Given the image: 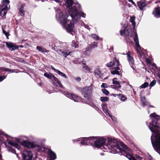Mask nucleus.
Listing matches in <instances>:
<instances>
[{
    "instance_id": "1",
    "label": "nucleus",
    "mask_w": 160,
    "mask_h": 160,
    "mask_svg": "<svg viewBox=\"0 0 160 160\" xmlns=\"http://www.w3.org/2000/svg\"><path fill=\"white\" fill-rule=\"evenodd\" d=\"M94 141V145L97 148L101 147L104 152L112 153H121L130 160V151L127 146L122 142L112 138H98Z\"/></svg>"
},
{
    "instance_id": "2",
    "label": "nucleus",
    "mask_w": 160,
    "mask_h": 160,
    "mask_svg": "<svg viewBox=\"0 0 160 160\" xmlns=\"http://www.w3.org/2000/svg\"><path fill=\"white\" fill-rule=\"evenodd\" d=\"M158 121H152L149 125H148L152 134L151 139L152 147L155 151L160 155V127L158 126Z\"/></svg>"
},
{
    "instance_id": "3",
    "label": "nucleus",
    "mask_w": 160,
    "mask_h": 160,
    "mask_svg": "<svg viewBox=\"0 0 160 160\" xmlns=\"http://www.w3.org/2000/svg\"><path fill=\"white\" fill-rule=\"evenodd\" d=\"M68 15L59 9L56 11V18L67 32L71 34L73 31L74 23L72 21L68 18Z\"/></svg>"
},
{
    "instance_id": "4",
    "label": "nucleus",
    "mask_w": 160,
    "mask_h": 160,
    "mask_svg": "<svg viewBox=\"0 0 160 160\" xmlns=\"http://www.w3.org/2000/svg\"><path fill=\"white\" fill-rule=\"evenodd\" d=\"M73 3L76 4H78L79 5L78 7H72L71 8L72 10H69V8L68 7H67L69 14L72 18V20H78L80 19L81 17L85 18L86 17V14L83 12H80L79 13L78 12L81 10V5L78 3H75L73 1Z\"/></svg>"
},
{
    "instance_id": "5",
    "label": "nucleus",
    "mask_w": 160,
    "mask_h": 160,
    "mask_svg": "<svg viewBox=\"0 0 160 160\" xmlns=\"http://www.w3.org/2000/svg\"><path fill=\"white\" fill-rule=\"evenodd\" d=\"M18 142L21 143L23 146L28 148H33L35 147V145L33 143L26 140H22L21 138L17 139V141L16 142H14L13 140H8V144L18 149L19 146L18 143Z\"/></svg>"
},
{
    "instance_id": "6",
    "label": "nucleus",
    "mask_w": 160,
    "mask_h": 160,
    "mask_svg": "<svg viewBox=\"0 0 160 160\" xmlns=\"http://www.w3.org/2000/svg\"><path fill=\"white\" fill-rule=\"evenodd\" d=\"M9 3V0H2L0 4V15L1 16H5L8 10L10 9Z\"/></svg>"
},
{
    "instance_id": "7",
    "label": "nucleus",
    "mask_w": 160,
    "mask_h": 160,
    "mask_svg": "<svg viewBox=\"0 0 160 160\" xmlns=\"http://www.w3.org/2000/svg\"><path fill=\"white\" fill-rule=\"evenodd\" d=\"M123 28V30H121L120 31V34L121 36H124L127 42L130 43V26L128 23L127 24H125Z\"/></svg>"
},
{
    "instance_id": "8",
    "label": "nucleus",
    "mask_w": 160,
    "mask_h": 160,
    "mask_svg": "<svg viewBox=\"0 0 160 160\" xmlns=\"http://www.w3.org/2000/svg\"><path fill=\"white\" fill-rule=\"evenodd\" d=\"M91 86L86 87L81 90V92L84 97L87 100L90 99L91 94Z\"/></svg>"
},
{
    "instance_id": "9",
    "label": "nucleus",
    "mask_w": 160,
    "mask_h": 160,
    "mask_svg": "<svg viewBox=\"0 0 160 160\" xmlns=\"http://www.w3.org/2000/svg\"><path fill=\"white\" fill-rule=\"evenodd\" d=\"M44 75L45 77L49 79H51L52 80H54L55 82L57 83L60 87L62 88H63V85L62 84L61 82L58 80V78L56 77L52 73H48V72H45L44 73Z\"/></svg>"
},
{
    "instance_id": "10",
    "label": "nucleus",
    "mask_w": 160,
    "mask_h": 160,
    "mask_svg": "<svg viewBox=\"0 0 160 160\" xmlns=\"http://www.w3.org/2000/svg\"><path fill=\"white\" fill-rule=\"evenodd\" d=\"M66 96L75 102H78L81 101V97L72 94L68 92H65L64 94Z\"/></svg>"
},
{
    "instance_id": "11",
    "label": "nucleus",
    "mask_w": 160,
    "mask_h": 160,
    "mask_svg": "<svg viewBox=\"0 0 160 160\" xmlns=\"http://www.w3.org/2000/svg\"><path fill=\"white\" fill-rule=\"evenodd\" d=\"M96 137L84 138L82 140L81 143L83 145H91L94 142Z\"/></svg>"
},
{
    "instance_id": "12",
    "label": "nucleus",
    "mask_w": 160,
    "mask_h": 160,
    "mask_svg": "<svg viewBox=\"0 0 160 160\" xmlns=\"http://www.w3.org/2000/svg\"><path fill=\"white\" fill-rule=\"evenodd\" d=\"M32 155L30 151H24L22 154V158L24 160H32Z\"/></svg>"
},
{
    "instance_id": "13",
    "label": "nucleus",
    "mask_w": 160,
    "mask_h": 160,
    "mask_svg": "<svg viewBox=\"0 0 160 160\" xmlns=\"http://www.w3.org/2000/svg\"><path fill=\"white\" fill-rule=\"evenodd\" d=\"M134 40L135 43V49L138 52L140 53V52L141 50V48L139 44L138 39V37L136 31H134Z\"/></svg>"
},
{
    "instance_id": "14",
    "label": "nucleus",
    "mask_w": 160,
    "mask_h": 160,
    "mask_svg": "<svg viewBox=\"0 0 160 160\" xmlns=\"http://www.w3.org/2000/svg\"><path fill=\"white\" fill-rule=\"evenodd\" d=\"M66 4L67 7H68L69 8V10H72V7H78L79 5L78 4H76L73 3L72 0H66Z\"/></svg>"
},
{
    "instance_id": "15",
    "label": "nucleus",
    "mask_w": 160,
    "mask_h": 160,
    "mask_svg": "<svg viewBox=\"0 0 160 160\" xmlns=\"http://www.w3.org/2000/svg\"><path fill=\"white\" fill-rule=\"evenodd\" d=\"M24 6L21 3H19L18 5V8L19 9V12L21 16H24L25 11L24 10Z\"/></svg>"
},
{
    "instance_id": "16",
    "label": "nucleus",
    "mask_w": 160,
    "mask_h": 160,
    "mask_svg": "<svg viewBox=\"0 0 160 160\" xmlns=\"http://www.w3.org/2000/svg\"><path fill=\"white\" fill-rule=\"evenodd\" d=\"M117 78H114L112 80V83L115 84V86L114 85H111V87L112 88L114 89L120 88L121 86L119 82L116 80Z\"/></svg>"
},
{
    "instance_id": "17",
    "label": "nucleus",
    "mask_w": 160,
    "mask_h": 160,
    "mask_svg": "<svg viewBox=\"0 0 160 160\" xmlns=\"http://www.w3.org/2000/svg\"><path fill=\"white\" fill-rule=\"evenodd\" d=\"M65 49H62L61 48L57 50V52L59 54H62L65 58H66L67 56L70 54V52L68 50H64Z\"/></svg>"
},
{
    "instance_id": "18",
    "label": "nucleus",
    "mask_w": 160,
    "mask_h": 160,
    "mask_svg": "<svg viewBox=\"0 0 160 160\" xmlns=\"http://www.w3.org/2000/svg\"><path fill=\"white\" fill-rule=\"evenodd\" d=\"M6 45L7 47L9 48L10 50H11L12 51H14L18 48V47L17 45H14L11 42H6Z\"/></svg>"
},
{
    "instance_id": "19",
    "label": "nucleus",
    "mask_w": 160,
    "mask_h": 160,
    "mask_svg": "<svg viewBox=\"0 0 160 160\" xmlns=\"http://www.w3.org/2000/svg\"><path fill=\"white\" fill-rule=\"evenodd\" d=\"M51 68L55 72L57 73L59 75L61 76L62 77L67 78V77L66 75L63 72H61L58 69H55L53 66H51Z\"/></svg>"
},
{
    "instance_id": "20",
    "label": "nucleus",
    "mask_w": 160,
    "mask_h": 160,
    "mask_svg": "<svg viewBox=\"0 0 160 160\" xmlns=\"http://www.w3.org/2000/svg\"><path fill=\"white\" fill-rule=\"evenodd\" d=\"M88 104L93 108H95L97 111H99V108L95 104L94 101L92 100L90 98V99L88 100Z\"/></svg>"
},
{
    "instance_id": "21",
    "label": "nucleus",
    "mask_w": 160,
    "mask_h": 160,
    "mask_svg": "<svg viewBox=\"0 0 160 160\" xmlns=\"http://www.w3.org/2000/svg\"><path fill=\"white\" fill-rule=\"evenodd\" d=\"M94 73L95 76L97 78H100L102 75L100 69L99 68H97L95 70Z\"/></svg>"
},
{
    "instance_id": "22",
    "label": "nucleus",
    "mask_w": 160,
    "mask_h": 160,
    "mask_svg": "<svg viewBox=\"0 0 160 160\" xmlns=\"http://www.w3.org/2000/svg\"><path fill=\"white\" fill-rule=\"evenodd\" d=\"M48 155L50 156V160H53L56 158V154L51 149H49L48 150Z\"/></svg>"
},
{
    "instance_id": "23",
    "label": "nucleus",
    "mask_w": 160,
    "mask_h": 160,
    "mask_svg": "<svg viewBox=\"0 0 160 160\" xmlns=\"http://www.w3.org/2000/svg\"><path fill=\"white\" fill-rule=\"evenodd\" d=\"M119 61L117 60L116 58H114L113 60V63L112 68H119Z\"/></svg>"
},
{
    "instance_id": "24",
    "label": "nucleus",
    "mask_w": 160,
    "mask_h": 160,
    "mask_svg": "<svg viewBox=\"0 0 160 160\" xmlns=\"http://www.w3.org/2000/svg\"><path fill=\"white\" fill-rule=\"evenodd\" d=\"M120 69L119 68H112L111 69V72L112 74L113 75L117 74L120 75Z\"/></svg>"
},
{
    "instance_id": "25",
    "label": "nucleus",
    "mask_w": 160,
    "mask_h": 160,
    "mask_svg": "<svg viewBox=\"0 0 160 160\" xmlns=\"http://www.w3.org/2000/svg\"><path fill=\"white\" fill-rule=\"evenodd\" d=\"M153 13L155 17H160V7L156 8L153 12Z\"/></svg>"
},
{
    "instance_id": "26",
    "label": "nucleus",
    "mask_w": 160,
    "mask_h": 160,
    "mask_svg": "<svg viewBox=\"0 0 160 160\" xmlns=\"http://www.w3.org/2000/svg\"><path fill=\"white\" fill-rule=\"evenodd\" d=\"M101 107L103 112L107 114H109L107 108V105L106 104L103 103L101 105Z\"/></svg>"
},
{
    "instance_id": "27",
    "label": "nucleus",
    "mask_w": 160,
    "mask_h": 160,
    "mask_svg": "<svg viewBox=\"0 0 160 160\" xmlns=\"http://www.w3.org/2000/svg\"><path fill=\"white\" fill-rule=\"evenodd\" d=\"M138 6L141 10L143 9V8L146 6V3L142 1H141L138 3Z\"/></svg>"
},
{
    "instance_id": "28",
    "label": "nucleus",
    "mask_w": 160,
    "mask_h": 160,
    "mask_svg": "<svg viewBox=\"0 0 160 160\" xmlns=\"http://www.w3.org/2000/svg\"><path fill=\"white\" fill-rule=\"evenodd\" d=\"M36 49L38 51L43 53L44 52H49V51L48 50H47L46 49L40 46H37L36 47Z\"/></svg>"
},
{
    "instance_id": "29",
    "label": "nucleus",
    "mask_w": 160,
    "mask_h": 160,
    "mask_svg": "<svg viewBox=\"0 0 160 160\" xmlns=\"http://www.w3.org/2000/svg\"><path fill=\"white\" fill-rule=\"evenodd\" d=\"M150 116L152 118V119H156V120H159L160 119V116L156 115L155 113L151 114Z\"/></svg>"
},
{
    "instance_id": "30",
    "label": "nucleus",
    "mask_w": 160,
    "mask_h": 160,
    "mask_svg": "<svg viewBox=\"0 0 160 160\" xmlns=\"http://www.w3.org/2000/svg\"><path fill=\"white\" fill-rule=\"evenodd\" d=\"M135 17L134 16H132L131 17V22L132 23V25L133 26V28L134 29H135L136 23L135 21Z\"/></svg>"
},
{
    "instance_id": "31",
    "label": "nucleus",
    "mask_w": 160,
    "mask_h": 160,
    "mask_svg": "<svg viewBox=\"0 0 160 160\" xmlns=\"http://www.w3.org/2000/svg\"><path fill=\"white\" fill-rule=\"evenodd\" d=\"M109 98L107 97H102L100 98V100L102 102H104L106 101H108L109 100Z\"/></svg>"
},
{
    "instance_id": "32",
    "label": "nucleus",
    "mask_w": 160,
    "mask_h": 160,
    "mask_svg": "<svg viewBox=\"0 0 160 160\" xmlns=\"http://www.w3.org/2000/svg\"><path fill=\"white\" fill-rule=\"evenodd\" d=\"M78 42H76L75 41H73L72 46L75 48H78Z\"/></svg>"
},
{
    "instance_id": "33",
    "label": "nucleus",
    "mask_w": 160,
    "mask_h": 160,
    "mask_svg": "<svg viewBox=\"0 0 160 160\" xmlns=\"http://www.w3.org/2000/svg\"><path fill=\"white\" fill-rule=\"evenodd\" d=\"M90 54V50H89L85 49L83 52V56H85L84 57H85L86 56L89 55Z\"/></svg>"
},
{
    "instance_id": "34",
    "label": "nucleus",
    "mask_w": 160,
    "mask_h": 160,
    "mask_svg": "<svg viewBox=\"0 0 160 160\" xmlns=\"http://www.w3.org/2000/svg\"><path fill=\"white\" fill-rule=\"evenodd\" d=\"M8 68H7L5 67H2L0 68V73L3 72H8Z\"/></svg>"
},
{
    "instance_id": "35",
    "label": "nucleus",
    "mask_w": 160,
    "mask_h": 160,
    "mask_svg": "<svg viewBox=\"0 0 160 160\" xmlns=\"http://www.w3.org/2000/svg\"><path fill=\"white\" fill-rule=\"evenodd\" d=\"M98 46V43L96 42H94L90 46L91 49L94 48Z\"/></svg>"
},
{
    "instance_id": "36",
    "label": "nucleus",
    "mask_w": 160,
    "mask_h": 160,
    "mask_svg": "<svg viewBox=\"0 0 160 160\" xmlns=\"http://www.w3.org/2000/svg\"><path fill=\"white\" fill-rule=\"evenodd\" d=\"M91 37L95 40H98L99 39V36L95 34H92Z\"/></svg>"
},
{
    "instance_id": "37",
    "label": "nucleus",
    "mask_w": 160,
    "mask_h": 160,
    "mask_svg": "<svg viewBox=\"0 0 160 160\" xmlns=\"http://www.w3.org/2000/svg\"><path fill=\"white\" fill-rule=\"evenodd\" d=\"M148 86V83L147 82H145L144 84L141 85L140 87V88H145Z\"/></svg>"
},
{
    "instance_id": "38",
    "label": "nucleus",
    "mask_w": 160,
    "mask_h": 160,
    "mask_svg": "<svg viewBox=\"0 0 160 160\" xmlns=\"http://www.w3.org/2000/svg\"><path fill=\"white\" fill-rule=\"evenodd\" d=\"M119 98L121 101H124L127 99L122 94H119Z\"/></svg>"
},
{
    "instance_id": "39",
    "label": "nucleus",
    "mask_w": 160,
    "mask_h": 160,
    "mask_svg": "<svg viewBox=\"0 0 160 160\" xmlns=\"http://www.w3.org/2000/svg\"><path fill=\"white\" fill-rule=\"evenodd\" d=\"M102 91L103 93L106 95H108L109 94V92L105 89H102Z\"/></svg>"
},
{
    "instance_id": "40",
    "label": "nucleus",
    "mask_w": 160,
    "mask_h": 160,
    "mask_svg": "<svg viewBox=\"0 0 160 160\" xmlns=\"http://www.w3.org/2000/svg\"><path fill=\"white\" fill-rule=\"evenodd\" d=\"M141 101L142 102V105L143 106H144L147 105V102H145V98H141Z\"/></svg>"
},
{
    "instance_id": "41",
    "label": "nucleus",
    "mask_w": 160,
    "mask_h": 160,
    "mask_svg": "<svg viewBox=\"0 0 160 160\" xmlns=\"http://www.w3.org/2000/svg\"><path fill=\"white\" fill-rule=\"evenodd\" d=\"M131 63L132 65V66L131 65V67L133 69H134V61L133 60V58L132 57H131Z\"/></svg>"
},
{
    "instance_id": "42",
    "label": "nucleus",
    "mask_w": 160,
    "mask_h": 160,
    "mask_svg": "<svg viewBox=\"0 0 160 160\" xmlns=\"http://www.w3.org/2000/svg\"><path fill=\"white\" fill-rule=\"evenodd\" d=\"M131 155L132 156V157H133V158H135V159L137 160L136 158H137V159H140V160H141V159H142V158L140 156H139L138 155H137V154H136L135 155V157H134L133 156H132V154H131Z\"/></svg>"
},
{
    "instance_id": "43",
    "label": "nucleus",
    "mask_w": 160,
    "mask_h": 160,
    "mask_svg": "<svg viewBox=\"0 0 160 160\" xmlns=\"http://www.w3.org/2000/svg\"><path fill=\"white\" fill-rule=\"evenodd\" d=\"M1 134H3L4 136H5L7 138V142H8V140H10V137L8 136L6 134H4V133L3 132H2L0 131V135Z\"/></svg>"
},
{
    "instance_id": "44",
    "label": "nucleus",
    "mask_w": 160,
    "mask_h": 160,
    "mask_svg": "<svg viewBox=\"0 0 160 160\" xmlns=\"http://www.w3.org/2000/svg\"><path fill=\"white\" fill-rule=\"evenodd\" d=\"M156 82L155 80H153L150 83L149 86L150 87H152L154 86L156 84Z\"/></svg>"
},
{
    "instance_id": "45",
    "label": "nucleus",
    "mask_w": 160,
    "mask_h": 160,
    "mask_svg": "<svg viewBox=\"0 0 160 160\" xmlns=\"http://www.w3.org/2000/svg\"><path fill=\"white\" fill-rule=\"evenodd\" d=\"M6 76L5 75L0 76V82L2 81L6 78Z\"/></svg>"
},
{
    "instance_id": "46",
    "label": "nucleus",
    "mask_w": 160,
    "mask_h": 160,
    "mask_svg": "<svg viewBox=\"0 0 160 160\" xmlns=\"http://www.w3.org/2000/svg\"><path fill=\"white\" fill-rule=\"evenodd\" d=\"M127 57L128 58V62L129 63H130V52L128 51L127 53Z\"/></svg>"
},
{
    "instance_id": "47",
    "label": "nucleus",
    "mask_w": 160,
    "mask_h": 160,
    "mask_svg": "<svg viewBox=\"0 0 160 160\" xmlns=\"http://www.w3.org/2000/svg\"><path fill=\"white\" fill-rule=\"evenodd\" d=\"M131 147H132L134 149L137 148V146L135 145L133 142H131Z\"/></svg>"
},
{
    "instance_id": "48",
    "label": "nucleus",
    "mask_w": 160,
    "mask_h": 160,
    "mask_svg": "<svg viewBox=\"0 0 160 160\" xmlns=\"http://www.w3.org/2000/svg\"><path fill=\"white\" fill-rule=\"evenodd\" d=\"M2 32L3 34H4L5 36L7 37V38H8V37L9 35V33L7 32H6L5 30L3 29Z\"/></svg>"
},
{
    "instance_id": "49",
    "label": "nucleus",
    "mask_w": 160,
    "mask_h": 160,
    "mask_svg": "<svg viewBox=\"0 0 160 160\" xmlns=\"http://www.w3.org/2000/svg\"><path fill=\"white\" fill-rule=\"evenodd\" d=\"M112 63L113 61L112 62H111L108 63H107L106 64V66L108 67H110L111 66L112 67Z\"/></svg>"
},
{
    "instance_id": "50",
    "label": "nucleus",
    "mask_w": 160,
    "mask_h": 160,
    "mask_svg": "<svg viewBox=\"0 0 160 160\" xmlns=\"http://www.w3.org/2000/svg\"><path fill=\"white\" fill-rule=\"evenodd\" d=\"M107 85L105 83H102L101 86L102 88H107Z\"/></svg>"
},
{
    "instance_id": "51",
    "label": "nucleus",
    "mask_w": 160,
    "mask_h": 160,
    "mask_svg": "<svg viewBox=\"0 0 160 160\" xmlns=\"http://www.w3.org/2000/svg\"><path fill=\"white\" fill-rule=\"evenodd\" d=\"M8 71L10 72L11 73L15 72L17 73L18 72L17 71H15L14 69H8Z\"/></svg>"
},
{
    "instance_id": "52",
    "label": "nucleus",
    "mask_w": 160,
    "mask_h": 160,
    "mask_svg": "<svg viewBox=\"0 0 160 160\" xmlns=\"http://www.w3.org/2000/svg\"><path fill=\"white\" fill-rule=\"evenodd\" d=\"M84 26L85 28H87L88 30H90V28H89V26L87 24H85L84 25Z\"/></svg>"
},
{
    "instance_id": "53",
    "label": "nucleus",
    "mask_w": 160,
    "mask_h": 160,
    "mask_svg": "<svg viewBox=\"0 0 160 160\" xmlns=\"http://www.w3.org/2000/svg\"><path fill=\"white\" fill-rule=\"evenodd\" d=\"M79 23L80 24V25L81 26H84V24H85L84 22H83L82 21H79Z\"/></svg>"
},
{
    "instance_id": "54",
    "label": "nucleus",
    "mask_w": 160,
    "mask_h": 160,
    "mask_svg": "<svg viewBox=\"0 0 160 160\" xmlns=\"http://www.w3.org/2000/svg\"><path fill=\"white\" fill-rule=\"evenodd\" d=\"M83 68H85L87 70V71L88 70L89 71V68H88V67L87 66H83Z\"/></svg>"
},
{
    "instance_id": "55",
    "label": "nucleus",
    "mask_w": 160,
    "mask_h": 160,
    "mask_svg": "<svg viewBox=\"0 0 160 160\" xmlns=\"http://www.w3.org/2000/svg\"><path fill=\"white\" fill-rule=\"evenodd\" d=\"M131 160H136L135 158L132 157L131 155Z\"/></svg>"
},
{
    "instance_id": "56",
    "label": "nucleus",
    "mask_w": 160,
    "mask_h": 160,
    "mask_svg": "<svg viewBox=\"0 0 160 160\" xmlns=\"http://www.w3.org/2000/svg\"><path fill=\"white\" fill-rule=\"evenodd\" d=\"M76 79L79 81H80L81 80V78H76Z\"/></svg>"
},
{
    "instance_id": "57",
    "label": "nucleus",
    "mask_w": 160,
    "mask_h": 160,
    "mask_svg": "<svg viewBox=\"0 0 160 160\" xmlns=\"http://www.w3.org/2000/svg\"><path fill=\"white\" fill-rule=\"evenodd\" d=\"M149 160H153V159L152 156L150 155L149 156Z\"/></svg>"
},
{
    "instance_id": "58",
    "label": "nucleus",
    "mask_w": 160,
    "mask_h": 160,
    "mask_svg": "<svg viewBox=\"0 0 160 160\" xmlns=\"http://www.w3.org/2000/svg\"><path fill=\"white\" fill-rule=\"evenodd\" d=\"M82 62L83 64H84V65H85L86 61H84V60H83L82 61Z\"/></svg>"
},
{
    "instance_id": "59",
    "label": "nucleus",
    "mask_w": 160,
    "mask_h": 160,
    "mask_svg": "<svg viewBox=\"0 0 160 160\" xmlns=\"http://www.w3.org/2000/svg\"><path fill=\"white\" fill-rule=\"evenodd\" d=\"M131 2L132 4H134L135 6V4L134 2L132 1V0H131Z\"/></svg>"
},
{
    "instance_id": "60",
    "label": "nucleus",
    "mask_w": 160,
    "mask_h": 160,
    "mask_svg": "<svg viewBox=\"0 0 160 160\" xmlns=\"http://www.w3.org/2000/svg\"><path fill=\"white\" fill-rule=\"evenodd\" d=\"M12 152L13 153H15V151L14 150H12Z\"/></svg>"
},
{
    "instance_id": "61",
    "label": "nucleus",
    "mask_w": 160,
    "mask_h": 160,
    "mask_svg": "<svg viewBox=\"0 0 160 160\" xmlns=\"http://www.w3.org/2000/svg\"><path fill=\"white\" fill-rule=\"evenodd\" d=\"M38 85H39V86H41V85H42V84H41V83H39L38 84Z\"/></svg>"
},
{
    "instance_id": "62",
    "label": "nucleus",
    "mask_w": 160,
    "mask_h": 160,
    "mask_svg": "<svg viewBox=\"0 0 160 160\" xmlns=\"http://www.w3.org/2000/svg\"><path fill=\"white\" fill-rule=\"evenodd\" d=\"M110 117L112 119V120H113V118H112V117L110 116Z\"/></svg>"
},
{
    "instance_id": "63",
    "label": "nucleus",
    "mask_w": 160,
    "mask_h": 160,
    "mask_svg": "<svg viewBox=\"0 0 160 160\" xmlns=\"http://www.w3.org/2000/svg\"><path fill=\"white\" fill-rule=\"evenodd\" d=\"M101 154L102 155H104V153H101Z\"/></svg>"
},
{
    "instance_id": "64",
    "label": "nucleus",
    "mask_w": 160,
    "mask_h": 160,
    "mask_svg": "<svg viewBox=\"0 0 160 160\" xmlns=\"http://www.w3.org/2000/svg\"><path fill=\"white\" fill-rule=\"evenodd\" d=\"M158 77H159V79H160V75H158Z\"/></svg>"
}]
</instances>
